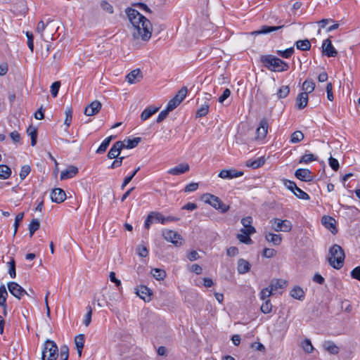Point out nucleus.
<instances>
[{
	"mask_svg": "<svg viewBox=\"0 0 360 360\" xmlns=\"http://www.w3.org/2000/svg\"><path fill=\"white\" fill-rule=\"evenodd\" d=\"M125 12L130 22L134 27V37L148 41L151 37L153 29L150 21L134 8H127Z\"/></svg>",
	"mask_w": 360,
	"mask_h": 360,
	"instance_id": "obj_1",
	"label": "nucleus"
},
{
	"mask_svg": "<svg viewBox=\"0 0 360 360\" xmlns=\"http://www.w3.org/2000/svg\"><path fill=\"white\" fill-rule=\"evenodd\" d=\"M260 62L264 68L272 72H285L289 68L288 63L273 55L261 56Z\"/></svg>",
	"mask_w": 360,
	"mask_h": 360,
	"instance_id": "obj_2",
	"label": "nucleus"
},
{
	"mask_svg": "<svg viewBox=\"0 0 360 360\" xmlns=\"http://www.w3.org/2000/svg\"><path fill=\"white\" fill-rule=\"evenodd\" d=\"M345 257L344 249H329L327 260L334 269H340L343 266Z\"/></svg>",
	"mask_w": 360,
	"mask_h": 360,
	"instance_id": "obj_3",
	"label": "nucleus"
},
{
	"mask_svg": "<svg viewBox=\"0 0 360 360\" xmlns=\"http://www.w3.org/2000/svg\"><path fill=\"white\" fill-rule=\"evenodd\" d=\"M58 356V348L55 342L46 340L41 352V360H56Z\"/></svg>",
	"mask_w": 360,
	"mask_h": 360,
	"instance_id": "obj_4",
	"label": "nucleus"
},
{
	"mask_svg": "<svg viewBox=\"0 0 360 360\" xmlns=\"http://www.w3.org/2000/svg\"><path fill=\"white\" fill-rule=\"evenodd\" d=\"M203 199L206 203L210 205L221 213L226 212L230 208L229 205L224 204L219 197L214 195L206 193L203 195Z\"/></svg>",
	"mask_w": 360,
	"mask_h": 360,
	"instance_id": "obj_5",
	"label": "nucleus"
},
{
	"mask_svg": "<svg viewBox=\"0 0 360 360\" xmlns=\"http://www.w3.org/2000/svg\"><path fill=\"white\" fill-rule=\"evenodd\" d=\"M272 229L276 231H289L292 229V224L289 220L274 219L270 221Z\"/></svg>",
	"mask_w": 360,
	"mask_h": 360,
	"instance_id": "obj_6",
	"label": "nucleus"
},
{
	"mask_svg": "<svg viewBox=\"0 0 360 360\" xmlns=\"http://www.w3.org/2000/svg\"><path fill=\"white\" fill-rule=\"evenodd\" d=\"M162 235L165 240L169 242H171L176 246H181L182 245V237L177 232L172 230H165L162 233Z\"/></svg>",
	"mask_w": 360,
	"mask_h": 360,
	"instance_id": "obj_7",
	"label": "nucleus"
},
{
	"mask_svg": "<svg viewBox=\"0 0 360 360\" xmlns=\"http://www.w3.org/2000/svg\"><path fill=\"white\" fill-rule=\"evenodd\" d=\"M269 123L266 118H262L259 124V127L256 130L255 139L262 140L266 138L268 132Z\"/></svg>",
	"mask_w": 360,
	"mask_h": 360,
	"instance_id": "obj_8",
	"label": "nucleus"
},
{
	"mask_svg": "<svg viewBox=\"0 0 360 360\" xmlns=\"http://www.w3.org/2000/svg\"><path fill=\"white\" fill-rule=\"evenodd\" d=\"M8 288L9 292L18 299H20L24 295H28L26 290L15 282H9Z\"/></svg>",
	"mask_w": 360,
	"mask_h": 360,
	"instance_id": "obj_9",
	"label": "nucleus"
},
{
	"mask_svg": "<svg viewBox=\"0 0 360 360\" xmlns=\"http://www.w3.org/2000/svg\"><path fill=\"white\" fill-rule=\"evenodd\" d=\"M322 52L328 57H335L338 55V51L332 44L330 39H326L323 41L322 44Z\"/></svg>",
	"mask_w": 360,
	"mask_h": 360,
	"instance_id": "obj_10",
	"label": "nucleus"
},
{
	"mask_svg": "<svg viewBox=\"0 0 360 360\" xmlns=\"http://www.w3.org/2000/svg\"><path fill=\"white\" fill-rule=\"evenodd\" d=\"M100 101L96 100L89 104L84 109V113L86 116H93L97 114L101 109Z\"/></svg>",
	"mask_w": 360,
	"mask_h": 360,
	"instance_id": "obj_11",
	"label": "nucleus"
},
{
	"mask_svg": "<svg viewBox=\"0 0 360 360\" xmlns=\"http://www.w3.org/2000/svg\"><path fill=\"white\" fill-rule=\"evenodd\" d=\"M124 148V142L121 141L114 143L108 153L107 157L109 159H114L120 156L122 150Z\"/></svg>",
	"mask_w": 360,
	"mask_h": 360,
	"instance_id": "obj_12",
	"label": "nucleus"
},
{
	"mask_svg": "<svg viewBox=\"0 0 360 360\" xmlns=\"http://www.w3.org/2000/svg\"><path fill=\"white\" fill-rule=\"evenodd\" d=\"M51 199L52 202L61 203L66 199L65 192L60 188H53L51 193Z\"/></svg>",
	"mask_w": 360,
	"mask_h": 360,
	"instance_id": "obj_13",
	"label": "nucleus"
},
{
	"mask_svg": "<svg viewBox=\"0 0 360 360\" xmlns=\"http://www.w3.org/2000/svg\"><path fill=\"white\" fill-rule=\"evenodd\" d=\"M243 174V172L238 171L236 169H223L219 174V177L221 179H233L241 176Z\"/></svg>",
	"mask_w": 360,
	"mask_h": 360,
	"instance_id": "obj_14",
	"label": "nucleus"
},
{
	"mask_svg": "<svg viewBox=\"0 0 360 360\" xmlns=\"http://www.w3.org/2000/svg\"><path fill=\"white\" fill-rule=\"evenodd\" d=\"M322 224L329 229L332 233H335L338 232L337 228L335 226L336 221L334 218L330 216H323L321 219Z\"/></svg>",
	"mask_w": 360,
	"mask_h": 360,
	"instance_id": "obj_15",
	"label": "nucleus"
},
{
	"mask_svg": "<svg viewBox=\"0 0 360 360\" xmlns=\"http://www.w3.org/2000/svg\"><path fill=\"white\" fill-rule=\"evenodd\" d=\"M295 176L298 179L303 181H312V176H311V171L308 169H297L295 172Z\"/></svg>",
	"mask_w": 360,
	"mask_h": 360,
	"instance_id": "obj_16",
	"label": "nucleus"
},
{
	"mask_svg": "<svg viewBox=\"0 0 360 360\" xmlns=\"http://www.w3.org/2000/svg\"><path fill=\"white\" fill-rule=\"evenodd\" d=\"M136 293L145 302H149L150 300L152 292L151 290L146 285H141L136 288Z\"/></svg>",
	"mask_w": 360,
	"mask_h": 360,
	"instance_id": "obj_17",
	"label": "nucleus"
},
{
	"mask_svg": "<svg viewBox=\"0 0 360 360\" xmlns=\"http://www.w3.org/2000/svg\"><path fill=\"white\" fill-rule=\"evenodd\" d=\"M190 167L187 163L179 164L175 167L171 168L167 173L172 175H180L189 171Z\"/></svg>",
	"mask_w": 360,
	"mask_h": 360,
	"instance_id": "obj_18",
	"label": "nucleus"
},
{
	"mask_svg": "<svg viewBox=\"0 0 360 360\" xmlns=\"http://www.w3.org/2000/svg\"><path fill=\"white\" fill-rule=\"evenodd\" d=\"M78 172L79 169L77 167L70 165L65 170L60 173V180L71 179L74 177Z\"/></svg>",
	"mask_w": 360,
	"mask_h": 360,
	"instance_id": "obj_19",
	"label": "nucleus"
},
{
	"mask_svg": "<svg viewBox=\"0 0 360 360\" xmlns=\"http://www.w3.org/2000/svg\"><path fill=\"white\" fill-rule=\"evenodd\" d=\"M252 218L251 217H245L241 219V224L243 226V229L241 231H246L247 233H255V229L252 226Z\"/></svg>",
	"mask_w": 360,
	"mask_h": 360,
	"instance_id": "obj_20",
	"label": "nucleus"
},
{
	"mask_svg": "<svg viewBox=\"0 0 360 360\" xmlns=\"http://www.w3.org/2000/svg\"><path fill=\"white\" fill-rule=\"evenodd\" d=\"M143 78V75L140 69H135L131 71L127 75V79L129 83L134 84L136 82L140 81Z\"/></svg>",
	"mask_w": 360,
	"mask_h": 360,
	"instance_id": "obj_21",
	"label": "nucleus"
},
{
	"mask_svg": "<svg viewBox=\"0 0 360 360\" xmlns=\"http://www.w3.org/2000/svg\"><path fill=\"white\" fill-rule=\"evenodd\" d=\"M284 27H285V25H281L278 26L264 25L261 27L260 30L255 31L254 32H252V34H269L271 32L279 30Z\"/></svg>",
	"mask_w": 360,
	"mask_h": 360,
	"instance_id": "obj_22",
	"label": "nucleus"
},
{
	"mask_svg": "<svg viewBox=\"0 0 360 360\" xmlns=\"http://www.w3.org/2000/svg\"><path fill=\"white\" fill-rule=\"evenodd\" d=\"M308 95L307 93H300L296 98V106L299 110L304 108L308 103Z\"/></svg>",
	"mask_w": 360,
	"mask_h": 360,
	"instance_id": "obj_23",
	"label": "nucleus"
},
{
	"mask_svg": "<svg viewBox=\"0 0 360 360\" xmlns=\"http://www.w3.org/2000/svg\"><path fill=\"white\" fill-rule=\"evenodd\" d=\"M84 341H85V338H84V334H79L75 338V344L76 346V349L77 351V354L79 357L82 356V349L84 348Z\"/></svg>",
	"mask_w": 360,
	"mask_h": 360,
	"instance_id": "obj_24",
	"label": "nucleus"
},
{
	"mask_svg": "<svg viewBox=\"0 0 360 360\" xmlns=\"http://www.w3.org/2000/svg\"><path fill=\"white\" fill-rule=\"evenodd\" d=\"M287 285V281L283 279L274 278L271 281L269 285L272 291H276L280 288H284Z\"/></svg>",
	"mask_w": 360,
	"mask_h": 360,
	"instance_id": "obj_25",
	"label": "nucleus"
},
{
	"mask_svg": "<svg viewBox=\"0 0 360 360\" xmlns=\"http://www.w3.org/2000/svg\"><path fill=\"white\" fill-rule=\"evenodd\" d=\"M159 108L153 107L150 105L147 107L141 114V119L142 121H146L150 117H151L153 114L158 112Z\"/></svg>",
	"mask_w": 360,
	"mask_h": 360,
	"instance_id": "obj_26",
	"label": "nucleus"
},
{
	"mask_svg": "<svg viewBox=\"0 0 360 360\" xmlns=\"http://www.w3.org/2000/svg\"><path fill=\"white\" fill-rule=\"evenodd\" d=\"M291 297L298 300H303L305 293L302 288L297 285L295 286L290 292Z\"/></svg>",
	"mask_w": 360,
	"mask_h": 360,
	"instance_id": "obj_27",
	"label": "nucleus"
},
{
	"mask_svg": "<svg viewBox=\"0 0 360 360\" xmlns=\"http://www.w3.org/2000/svg\"><path fill=\"white\" fill-rule=\"evenodd\" d=\"M265 238L268 242L271 243L274 245H280L282 240L281 234L271 233H266Z\"/></svg>",
	"mask_w": 360,
	"mask_h": 360,
	"instance_id": "obj_28",
	"label": "nucleus"
},
{
	"mask_svg": "<svg viewBox=\"0 0 360 360\" xmlns=\"http://www.w3.org/2000/svg\"><path fill=\"white\" fill-rule=\"evenodd\" d=\"M141 141V137H136L132 139H125L124 142V148L131 149L135 148Z\"/></svg>",
	"mask_w": 360,
	"mask_h": 360,
	"instance_id": "obj_29",
	"label": "nucleus"
},
{
	"mask_svg": "<svg viewBox=\"0 0 360 360\" xmlns=\"http://www.w3.org/2000/svg\"><path fill=\"white\" fill-rule=\"evenodd\" d=\"M265 162L264 158H259L255 160H248L245 163V165L248 167H251L252 169H257L262 167Z\"/></svg>",
	"mask_w": 360,
	"mask_h": 360,
	"instance_id": "obj_30",
	"label": "nucleus"
},
{
	"mask_svg": "<svg viewBox=\"0 0 360 360\" xmlns=\"http://www.w3.org/2000/svg\"><path fill=\"white\" fill-rule=\"evenodd\" d=\"M27 133L31 137V145L34 146L37 139V129L31 125L27 128Z\"/></svg>",
	"mask_w": 360,
	"mask_h": 360,
	"instance_id": "obj_31",
	"label": "nucleus"
},
{
	"mask_svg": "<svg viewBox=\"0 0 360 360\" xmlns=\"http://www.w3.org/2000/svg\"><path fill=\"white\" fill-rule=\"evenodd\" d=\"M250 269V265L248 262L240 259L238 260V271L240 274H245Z\"/></svg>",
	"mask_w": 360,
	"mask_h": 360,
	"instance_id": "obj_32",
	"label": "nucleus"
},
{
	"mask_svg": "<svg viewBox=\"0 0 360 360\" xmlns=\"http://www.w3.org/2000/svg\"><path fill=\"white\" fill-rule=\"evenodd\" d=\"M295 46L299 50L308 51L311 48V43L308 39L298 40L295 42Z\"/></svg>",
	"mask_w": 360,
	"mask_h": 360,
	"instance_id": "obj_33",
	"label": "nucleus"
},
{
	"mask_svg": "<svg viewBox=\"0 0 360 360\" xmlns=\"http://www.w3.org/2000/svg\"><path fill=\"white\" fill-rule=\"evenodd\" d=\"M113 139L112 136H110L105 139L101 143L98 148L96 150V153L102 154L107 150L108 147L109 146L110 141Z\"/></svg>",
	"mask_w": 360,
	"mask_h": 360,
	"instance_id": "obj_34",
	"label": "nucleus"
},
{
	"mask_svg": "<svg viewBox=\"0 0 360 360\" xmlns=\"http://www.w3.org/2000/svg\"><path fill=\"white\" fill-rule=\"evenodd\" d=\"M315 89V84L312 80L306 79L302 84L303 93H307V95L311 93Z\"/></svg>",
	"mask_w": 360,
	"mask_h": 360,
	"instance_id": "obj_35",
	"label": "nucleus"
},
{
	"mask_svg": "<svg viewBox=\"0 0 360 360\" xmlns=\"http://www.w3.org/2000/svg\"><path fill=\"white\" fill-rule=\"evenodd\" d=\"M11 175V168L6 165H0V179H7Z\"/></svg>",
	"mask_w": 360,
	"mask_h": 360,
	"instance_id": "obj_36",
	"label": "nucleus"
},
{
	"mask_svg": "<svg viewBox=\"0 0 360 360\" xmlns=\"http://www.w3.org/2000/svg\"><path fill=\"white\" fill-rule=\"evenodd\" d=\"M294 52H295L294 47H290V48L286 49L284 51L278 50V51H276V54L281 58H289L292 56V55L294 53Z\"/></svg>",
	"mask_w": 360,
	"mask_h": 360,
	"instance_id": "obj_37",
	"label": "nucleus"
},
{
	"mask_svg": "<svg viewBox=\"0 0 360 360\" xmlns=\"http://www.w3.org/2000/svg\"><path fill=\"white\" fill-rule=\"evenodd\" d=\"M8 292L4 285L0 286V306L6 308V297Z\"/></svg>",
	"mask_w": 360,
	"mask_h": 360,
	"instance_id": "obj_38",
	"label": "nucleus"
},
{
	"mask_svg": "<svg viewBox=\"0 0 360 360\" xmlns=\"http://www.w3.org/2000/svg\"><path fill=\"white\" fill-rule=\"evenodd\" d=\"M151 273H152L153 277L158 281L163 280L166 277V275H167L165 270L160 269H157V268L152 269Z\"/></svg>",
	"mask_w": 360,
	"mask_h": 360,
	"instance_id": "obj_39",
	"label": "nucleus"
},
{
	"mask_svg": "<svg viewBox=\"0 0 360 360\" xmlns=\"http://www.w3.org/2000/svg\"><path fill=\"white\" fill-rule=\"evenodd\" d=\"M40 227V222L37 219H33L29 225L30 236H32Z\"/></svg>",
	"mask_w": 360,
	"mask_h": 360,
	"instance_id": "obj_40",
	"label": "nucleus"
},
{
	"mask_svg": "<svg viewBox=\"0 0 360 360\" xmlns=\"http://www.w3.org/2000/svg\"><path fill=\"white\" fill-rule=\"evenodd\" d=\"M326 350L330 354H336L339 352V348L332 342H326L323 345Z\"/></svg>",
	"mask_w": 360,
	"mask_h": 360,
	"instance_id": "obj_41",
	"label": "nucleus"
},
{
	"mask_svg": "<svg viewBox=\"0 0 360 360\" xmlns=\"http://www.w3.org/2000/svg\"><path fill=\"white\" fill-rule=\"evenodd\" d=\"M304 138V136L302 131H296L292 134L290 137V142L292 143H297L303 140Z\"/></svg>",
	"mask_w": 360,
	"mask_h": 360,
	"instance_id": "obj_42",
	"label": "nucleus"
},
{
	"mask_svg": "<svg viewBox=\"0 0 360 360\" xmlns=\"http://www.w3.org/2000/svg\"><path fill=\"white\" fill-rule=\"evenodd\" d=\"M318 158L314 155V154H311V153H309V154H304V155H302L300 160H299V163H309L311 162H313V161H316L317 160Z\"/></svg>",
	"mask_w": 360,
	"mask_h": 360,
	"instance_id": "obj_43",
	"label": "nucleus"
},
{
	"mask_svg": "<svg viewBox=\"0 0 360 360\" xmlns=\"http://www.w3.org/2000/svg\"><path fill=\"white\" fill-rule=\"evenodd\" d=\"M140 170V167H138L134 171L128 176H126L121 185V189L124 190L127 185L132 180L136 173Z\"/></svg>",
	"mask_w": 360,
	"mask_h": 360,
	"instance_id": "obj_44",
	"label": "nucleus"
},
{
	"mask_svg": "<svg viewBox=\"0 0 360 360\" xmlns=\"http://www.w3.org/2000/svg\"><path fill=\"white\" fill-rule=\"evenodd\" d=\"M243 233V234H238V240L246 244V245H250L252 243V240L250 237V235H251L252 233H247L246 231H242Z\"/></svg>",
	"mask_w": 360,
	"mask_h": 360,
	"instance_id": "obj_45",
	"label": "nucleus"
},
{
	"mask_svg": "<svg viewBox=\"0 0 360 360\" xmlns=\"http://www.w3.org/2000/svg\"><path fill=\"white\" fill-rule=\"evenodd\" d=\"M8 274L10 275V276L12 278H15L16 276V271H15V259L13 258H11V261L8 262Z\"/></svg>",
	"mask_w": 360,
	"mask_h": 360,
	"instance_id": "obj_46",
	"label": "nucleus"
},
{
	"mask_svg": "<svg viewBox=\"0 0 360 360\" xmlns=\"http://www.w3.org/2000/svg\"><path fill=\"white\" fill-rule=\"evenodd\" d=\"M290 93V88L288 86H282L277 92L278 98H285Z\"/></svg>",
	"mask_w": 360,
	"mask_h": 360,
	"instance_id": "obj_47",
	"label": "nucleus"
},
{
	"mask_svg": "<svg viewBox=\"0 0 360 360\" xmlns=\"http://www.w3.org/2000/svg\"><path fill=\"white\" fill-rule=\"evenodd\" d=\"M209 111V105L208 104H203L200 106V108L196 112V117H202L205 116Z\"/></svg>",
	"mask_w": 360,
	"mask_h": 360,
	"instance_id": "obj_48",
	"label": "nucleus"
},
{
	"mask_svg": "<svg viewBox=\"0 0 360 360\" xmlns=\"http://www.w3.org/2000/svg\"><path fill=\"white\" fill-rule=\"evenodd\" d=\"M188 93V89L186 86H183L176 94L174 98H177L178 101L181 103L184 99L186 98V94Z\"/></svg>",
	"mask_w": 360,
	"mask_h": 360,
	"instance_id": "obj_49",
	"label": "nucleus"
},
{
	"mask_svg": "<svg viewBox=\"0 0 360 360\" xmlns=\"http://www.w3.org/2000/svg\"><path fill=\"white\" fill-rule=\"evenodd\" d=\"M302 347L303 349L307 352L311 353L314 350V347L311 345V342L309 339L306 338L302 342Z\"/></svg>",
	"mask_w": 360,
	"mask_h": 360,
	"instance_id": "obj_50",
	"label": "nucleus"
},
{
	"mask_svg": "<svg viewBox=\"0 0 360 360\" xmlns=\"http://www.w3.org/2000/svg\"><path fill=\"white\" fill-rule=\"evenodd\" d=\"M150 213L153 215V219L156 222H160L162 224H166L165 217H164L161 213L158 212H151Z\"/></svg>",
	"mask_w": 360,
	"mask_h": 360,
	"instance_id": "obj_51",
	"label": "nucleus"
},
{
	"mask_svg": "<svg viewBox=\"0 0 360 360\" xmlns=\"http://www.w3.org/2000/svg\"><path fill=\"white\" fill-rule=\"evenodd\" d=\"M65 119L64 124L67 125V127H69L70 125L72 117V110L71 107H68L65 109Z\"/></svg>",
	"mask_w": 360,
	"mask_h": 360,
	"instance_id": "obj_52",
	"label": "nucleus"
},
{
	"mask_svg": "<svg viewBox=\"0 0 360 360\" xmlns=\"http://www.w3.org/2000/svg\"><path fill=\"white\" fill-rule=\"evenodd\" d=\"M295 192H294V194L300 199H302V200H309V195L306 193L304 192V191H302L301 188H300L299 187H297V189H295Z\"/></svg>",
	"mask_w": 360,
	"mask_h": 360,
	"instance_id": "obj_53",
	"label": "nucleus"
},
{
	"mask_svg": "<svg viewBox=\"0 0 360 360\" xmlns=\"http://www.w3.org/2000/svg\"><path fill=\"white\" fill-rule=\"evenodd\" d=\"M31 167L28 165H23L21 167L20 172V178L23 180L25 179L27 175L30 173Z\"/></svg>",
	"mask_w": 360,
	"mask_h": 360,
	"instance_id": "obj_54",
	"label": "nucleus"
},
{
	"mask_svg": "<svg viewBox=\"0 0 360 360\" xmlns=\"http://www.w3.org/2000/svg\"><path fill=\"white\" fill-rule=\"evenodd\" d=\"M272 309V304L271 303V301L269 300H265V302L262 304L261 306V311L264 314H269L271 311Z\"/></svg>",
	"mask_w": 360,
	"mask_h": 360,
	"instance_id": "obj_55",
	"label": "nucleus"
},
{
	"mask_svg": "<svg viewBox=\"0 0 360 360\" xmlns=\"http://www.w3.org/2000/svg\"><path fill=\"white\" fill-rule=\"evenodd\" d=\"M60 360H68L69 357V348L67 345L60 347Z\"/></svg>",
	"mask_w": 360,
	"mask_h": 360,
	"instance_id": "obj_56",
	"label": "nucleus"
},
{
	"mask_svg": "<svg viewBox=\"0 0 360 360\" xmlns=\"http://www.w3.org/2000/svg\"><path fill=\"white\" fill-rule=\"evenodd\" d=\"M273 293V291L271 290L270 287L265 288L262 290L260 292V298L262 300H266L268 297H269Z\"/></svg>",
	"mask_w": 360,
	"mask_h": 360,
	"instance_id": "obj_57",
	"label": "nucleus"
},
{
	"mask_svg": "<svg viewBox=\"0 0 360 360\" xmlns=\"http://www.w3.org/2000/svg\"><path fill=\"white\" fill-rule=\"evenodd\" d=\"M60 87V82H59V81L55 82L51 84V95L53 97L57 96Z\"/></svg>",
	"mask_w": 360,
	"mask_h": 360,
	"instance_id": "obj_58",
	"label": "nucleus"
},
{
	"mask_svg": "<svg viewBox=\"0 0 360 360\" xmlns=\"http://www.w3.org/2000/svg\"><path fill=\"white\" fill-rule=\"evenodd\" d=\"M124 156H118L117 158H115V160L112 162V164L108 167V168L115 169L120 167L122 165V161L124 160Z\"/></svg>",
	"mask_w": 360,
	"mask_h": 360,
	"instance_id": "obj_59",
	"label": "nucleus"
},
{
	"mask_svg": "<svg viewBox=\"0 0 360 360\" xmlns=\"http://www.w3.org/2000/svg\"><path fill=\"white\" fill-rule=\"evenodd\" d=\"M181 103L178 101L177 98H172L167 103V108L172 111L174 110Z\"/></svg>",
	"mask_w": 360,
	"mask_h": 360,
	"instance_id": "obj_60",
	"label": "nucleus"
},
{
	"mask_svg": "<svg viewBox=\"0 0 360 360\" xmlns=\"http://www.w3.org/2000/svg\"><path fill=\"white\" fill-rule=\"evenodd\" d=\"M26 36L27 37V46L31 51V52L34 51V35L32 32H27Z\"/></svg>",
	"mask_w": 360,
	"mask_h": 360,
	"instance_id": "obj_61",
	"label": "nucleus"
},
{
	"mask_svg": "<svg viewBox=\"0 0 360 360\" xmlns=\"http://www.w3.org/2000/svg\"><path fill=\"white\" fill-rule=\"evenodd\" d=\"M101 6L103 8V10H104L105 11H106L108 13L111 14L114 11L112 6L111 4H110L108 2H107L106 1H102L101 3Z\"/></svg>",
	"mask_w": 360,
	"mask_h": 360,
	"instance_id": "obj_62",
	"label": "nucleus"
},
{
	"mask_svg": "<svg viewBox=\"0 0 360 360\" xmlns=\"http://www.w3.org/2000/svg\"><path fill=\"white\" fill-rule=\"evenodd\" d=\"M328 163H329V165L330 167L334 170V171H338L339 167H340V165H339V162L338 161L337 159L333 158V157H330L329 160H328Z\"/></svg>",
	"mask_w": 360,
	"mask_h": 360,
	"instance_id": "obj_63",
	"label": "nucleus"
},
{
	"mask_svg": "<svg viewBox=\"0 0 360 360\" xmlns=\"http://www.w3.org/2000/svg\"><path fill=\"white\" fill-rule=\"evenodd\" d=\"M351 277L360 281V266L355 267L351 271Z\"/></svg>",
	"mask_w": 360,
	"mask_h": 360,
	"instance_id": "obj_64",
	"label": "nucleus"
}]
</instances>
